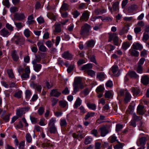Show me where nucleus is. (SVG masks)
I'll return each instance as SVG.
<instances>
[{"label":"nucleus","instance_id":"nucleus-34","mask_svg":"<svg viewBox=\"0 0 149 149\" xmlns=\"http://www.w3.org/2000/svg\"><path fill=\"white\" fill-rule=\"evenodd\" d=\"M36 59L34 60L32 62L33 64H36L37 63H39L41 60V58L40 55L36 56Z\"/></svg>","mask_w":149,"mask_h":149},{"label":"nucleus","instance_id":"nucleus-61","mask_svg":"<svg viewBox=\"0 0 149 149\" xmlns=\"http://www.w3.org/2000/svg\"><path fill=\"white\" fill-rule=\"evenodd\" d=\"M134 107L133 106L130 105L128 108V109H127V111L128 112L129 111V113H130L132 112L134 110Z\"/></svg>","mask_w":149,"mask_h":149},{"label":"nucleus","instance_id":"nucleus-23","mask_svg":"<svg viewBox=\"0 0 149 149\" xmlns=\"http://www.w3.org/2000/svg\"><path fill=\"white\" fill-rule=\"evenodd\" d=\"M96 77L100 80L102 81L105 78L104 74L103 72H101L97 73Z\"/></svg>","mask_w":149,"mask_h":149},{"label":"nucleus","instance_id":"nucleus-18","mask_svg":"<svg viewBox=\"0 0 149 149\" xmlns=\"http://www.w3.org/2000/svg\"><path fill=\"white\" fill-rule=\"evenodd\" d=\"M101 130V135L102 136H104L106 134L109 133L108 130L105 127H102L100 128Z\"/></svg>","mask_w":149,"mask_h":149},{"label":"nucleus","instance_id":"nucleus-33","mask_svg":"<svg viewBox=\"0 0 149 149\" xmlns=\"http://www.w3.org/2000/svg\"><path fill=\"white\" fill-rule=\"evenodd\" d=\"M117 143L118 144L116 145L113 147L114 149H120L122 148L124 145V143H120L119 141H117Z\"/></svg>","mask_w":149,"mask_h":149},{"label":"nucleus","instance_id":"nucleus-60","mask_svg":"<svg viewBox=\"0 0 149 149\" xmlns=\"http://www.w3.org/2000/svg\"><path fill=\"white\" fill-rule=\"evenodd\" d=\"M123 128V125L120 124H117L116 126V131L118 132L119 131Z\"/></svg>","mask_w":149,"mask_h":149},{"label":"nucleus","instance_id":"nucleus-25","mask_svg":"<svg viewBox=\"0 0 149 149\" xmlns=\"http://www.w3.org/2000/svg\"><path fill=\"white\" fill-rule=\"evenodd\" d=\"M104 88L103 85H100L98 86L96 89V91L97 93H103L104 92Z\"/></svg>","mask_w":149,"mask_h":149},{"label":"nucleus","instance_id":"nucleus-30","mask_svg":"<svg viewBox=\"0 0 149 149\" xmlns=\"http://www.w3.org/2000/svg\"><path fill=\"white\" fill-rule=\"evenodd\" d=\"M51 145V142L46 139H44L43 143L42 144V146L44 147H49Z\"/></svg>","mask_w":149,"mask_h":149},{"label":"nucleus","instance_id":"nucleus-24","mask_svg":"<svg viewBox=\"0 0 149 149\" xmlns=\"http://www.w3.org/2000/svg\"><path fill=\"white\" fill-rule=\"evenodd\" d=\"M127 74L131 78H136L138 77V75H137L135 72L134 71L128 72Z\"/></svg>","mask_w":149,"mask_h":149},{"label":"nucleus","instance_id":"nucleus-38","mask_svg":"<svg viewBox=\"0 0 149 149\" xmlns=\"http://www.w3.org/2000/svg\"><path fill=\"white\" fill-rule=\"evenodd\" d=\"M60 125L61 127H65L67 125V123L66 120L64 119H61Z\"/></svg>","mask_w":149,"mask_h":149},{"label":"nucleus","instance_id":"nucleus-3","mask_svg":"<svg viewBox=\"0 0 149 149\" xmlns=\"http://www.w3.org/2000/svg\"><path fill=\"white\" fill-rule=\"evenodd\" d=\"M91 29V26L89 25L86 23L81 28L80 35L82 36H88Z\"/></svg>","mask_w":149,"mask_h":149},{"label":"nucleus","instance_id":"nucleus-19","mask_svg":"<svg viewBox=\"0 0 149 149\" xmlns=\"http://www.w3.org/2000/svg\"><path fill=\"white\" fill-rule=\"evenodd\" d=\"M95 44V42L93 40H91L88 41L86 43V48L88 47H93Z\"/></svg>","mask_w":149,"mask_h":149},{"label":"nucleus","instance_id":"nucleus-7","mask_svg":"<svg viewBox=\"0 0 149 149\" xmlns=\"http://www.w3.org/2000/svg\"><path fill=\"white\" fill-rule=\"evenodd\" d=\"M11 32H9L6 29L4 28L0 31V35L3 37H7L10 34Z\"/></svg>","mask_w":149,"mask_h":149},{"label":"nucleus","instance_id":"nucleus-22","mask_svg":"<svg viewBox=\"0 0 149 149\" xmlns=\"http://www.w3.org/2000/svg\"><path fill=\"white\" fill-rule=\"evenodd\" d=\"M119 2L116 1L113 3L112 7L114 11H118L119 10Z\"/></svg>","mask_w":149,"mask_h":149},{"label":"nucleus","instance_id":"nucleus-20","mask_svg":"<svg viewBox=\"0 0 149 149\" xmlns=\"http://www.w3.org/2000/svg\"><path fill=\"white\" fill-rule=\"evenodd\" d=\"M137 8V6L136 4L132 5L128 8V11L129 13H132Z\"/></svg>","mask_w":149,"mask_h":149},{"label":"nucleus","instance_id":"nucleus-37","mask_svg":"<svg viewBox=\"0 0 149 149\" xmlns=\"http://www.w3.org/2000/svg\"><path fill=\"white\" fill-rule=\"evenodd\" d=\"M149 39V35L148 33H144L143 34V36L142 38L143 41L144 42H146Z\"/></svg>","mask_w":149,"mask_h":149},{"label":"nucleus","instance_id":"nucleus-28","mask_svg":"<svg viewBox=\"0 0 149 149\" xmlns=\"http://www.w3.org/2000/svg\"><path fill=\"white\" fill-rule=\"evenodd\" d=\"M113 95V93L111 90L106 91L104 94V96L106 98H110Z\"/></svg>","mask_w":149,"mask_h":149},{"label":"nucleus","instance_id":"nucleus-62","mask_svg":"<svg viewBox=\"0 0 149 149\" xmlns=\"http://www.w3.org/2000/svg\"><path fill=\"white\" fill-rule=\"evenodd\" d=\"M10 10L12 13H14L18 11V8L15 6L11 7L10 8Z\"/></svg>","mask_w":149,"mask_h":149},{"label":"nucleus","instance_id":"nucleus-9","mask_svg":"<svg viewBox=\"0 0 149 149\" xmlns=\"http://www.w3.org/2000/svg\"><path fill=\"white\" fill-rule=\"evenodd\" d=\"M37 45L40 51L45 52L47 51V48L44 45L43 42L39 41L37 43Z\"/></svg>","mask_w":149,"mask_h":149},{"label":"nucleus","instance_id":"nucleus-17","mask_svg":"<svg viewBox=\"0 0 149 149\" xmlns=\"http://www.w3.org/2000/svg\"><path fill=\"white\" fill-rule=\"evenodd\" d=\"M62 56L63 58L67 59H69L72 57V55L69 53L68 51L65 52Z\"/></svg>","mask_w":149,"mask_h":149},{"label":"nucleus","instance_id":"nucleus-52","mask_svg":"<svg viewBox=\"0 0 149 149\" xmlns=\"http://www.w3.org/2000/svg\"><path fill=\"white\" fill-rule=\"evenodd\" d=\"M74 18H77L80 14V13L77 10H75L72 13Z\"/></svg>","mask_w":149,"mask_h":149},{"label":"nucleus","instance_id":"nucleus-55","mask_svg":"<svg viewBox=\"0 0 149 149\" xmlns=\"http://www.w3.org/2000/svg\"><path fill=\"white\" fill-rule=\"evenodd\" d=\"M10 114H8L2 117V118L3 119V120L5 121V122H8L10 120Z\"/></svg>","mask_w":149,"mask_h":149},{"label":"nucleus","instance_id":"nucleus-41","mask_svg":"<svg viewBox=\"0 0 149 149\" xmlns=\"http://www.w3.org/2000/svg\"><path fill=\"white\" fill-rule=\"evenodd\" d=\"M22 92L21 91H19L16 92L15 93L14 96L18 98H20L21 97Z\"/></svg>","mask_w":149,"mask_h":149},{"label":"nucleus","instance_id":"nucleus-53","mask_svg":"<svg viewBox=\"0 0 149 149\" xmlns=\"http://www.w3.org/2000/svg\"><path fill=\"white\" fill-rule=\"evenodd\" d=\"M58 101V99L55 98H52L51 99V102H52L51 105L52 107H53L57 103Z\"/></svg>","mask_w":149,"mask_h":149},{"label":"nucleus","instance_id":"nucleus-59","mask_svg":"<svg viewBox=\"0 0 149 149\" xmlns=\"http://www.w3.org/2000/svg\"><path fill=\"white\" fill-rule=\"evenodd\" d=\"M105 85L107 87L111 88L113 85L112 82L111 81L109 80L106 83Z\"/></svg>","mask_w":149,"mask_h":149},{"label":"nucleus","instance_id":"nucleus-4","mask_svg":"<svg viewBox=\"0 0 149 149\" xmlns=\"http://www.w3.org/2000/svg\"><path fill=\"white\" fill-rule=\"evenodd\" d=\"M112 40H113L114 45L116 46L118 45V37L117 36L116 33H113L110 35L108 41L111 42Z\"/></svg>","mask_w":149,"mask_h":149},{"label":"nucleus","instance_id":"nucleus-32","mask_svg":"<svg viewBox=\"0 0 149 149\" xmlns=\"http://www.w3.org/2000/svg\"><path fill=\"white\" fill-rule=\"evenodd\" d=\"M33 65L34 69L36 72H39L42 68V65L40 64H36Z\"/></svg>","mask_w":149,"mask_h":149},{"label":"nucleus","instance_id":"nucleus-21","mask_svg":"<svg viewBox=\"0 0 149 149\" xmlns=\"http://www.w3.org/2000/svg\"><path fill=\"white\" fill-rule=\"evenodd\" d=\"M131 90L134 96L137 95L140 93V89L137 88H132Z\"/></svg>","mask_w":149,"mask_h":149},{"label":"nucleus","instance_id":"nucleus-31","mask_svg":"<svg viewBox=\"0 0 149 149\" xmlns=\"http://www.w3.org/2000/svg\"><path fill=\"white\" fill-rule=\"evenodd\" d=\"M129 52L131 55L134 56L135 57H137L139 56V52L134 49H131L129 50Z\"/></svg>","mask_w":149,"mask_h":149},{"label":"nucleus","instance_id":"nucleus-12","mask_svg":"<svg viewBox=\"0 0 149 149\" xmlns=\"http://www.w3.org/2000/svg\"><path fill=\"white\" fill-rule=\"evenodd\" d=\"M92 67V65L91 63H88L84 65L81 68L82 70H84V72H86L87 70L91 69Z\"/></svg>","mask_w":149,"mask_h":149},{"label":"nucleus","instance_id":"nucleus-15","mask_svg":"<svg viewBox=\"0 0 149 149\" xmlns=\"http://www.w3.org/2000/svg\"><path fill=\"white\" fill-rule=\"evenodd\" d=\"M131 98V96L130 93L127 91L125 92V95L124 100V102L126 103H127L130 100Z\"/></svg>","mask_w":149,"mask_h":149},{"label":"nucleus","instance_id":"nucleus-44","mask_svg":"<svg viewBox=\"0 0 149 149\" xmlns=\"http://www.w3.org/2000/svg\"><path fill=\"white\" fill-rule=\"evenodd\" d=\"M26 140L28 143H30L32 141V138L31 136L29 133H27L26 136Z\"/></svg>","mask_w":149,"mask_h":149},{"label":"nucleus","instance_id":"nucleus-57","mask_svg":"<svg viewBox=\"0 0 149 149\" xmlns=\"http://www.w3.org/2000/svg\"><path fill=\"white\" fill-rule=\"evenodd\" d=\"M128 31L126 28L125 27H123L121 30L120 31L119 34L120 35H122L125 33H127Z\"/></svg>","mask_w":149,"mask_h":149},{"label":"nucleus","instance_id":"nucleus-16","mask_svg":"<svg viewBox=\"0 0 149 149\" xmlns=\"http://www.w3.org/2000/svg\"><path fill=\"white\" fill-rule=\"evenodd\" d=\"M141 81L144 85H147L149 83V78L147 75H145L142 77Z\"/></svg>","mask_w":149,"mask_h":149},{"label":"nucleus","instance_id":"nucleus-47","mask_svg":"<svg viewBox=\"0 0 149 149\" xmlns=\"http://www.w3.org/2000/svg\"><path fill=\"white\" fill-rule=\"evenodd\" d=\"M88 75L91 77H93L95 75V72L94 71L91 70H87L86 72Z\"/></svg>","mask_w":149,"mask_h":149},{"label":"nucleus","instance_id":"nucleus-29","mask_svg":"<svg viewBox=\"0 0 149 149\" xmlns=\"http://www.w3.org/2000/svg\"><path fill=\"white\" fill-rule=\"evenodd\" d=\"M25 113V112H24L23 109L20 108L19 109H17L16 111V114L17 116L21 117L23 115V114Z\"/></svg>","mask_w":149,"mask_h":149},{"label":"nucleus","instance_id":"nucleus-1","mask_svg":"<svg viewBox=\"0 0 149 149\" xmlns=\"http://www.w3.org/2000/svg\"><path fill=\"white\" fill-rule=\"evenodd\" d=\"M81 78L77 77L75 79L73 85L74 87L73 91L72 94L73 95L76 94L79 90V89H82L84 88V86L81 82Z\"/></svg>","mask_w":149,"mask_h":149},{"label":"nucleus","instance_id":"nucleus-35","mask_svg":"<svg viewBox=\"0 0 149 149\" xmlns=\"http://www.w3.org/2000/svg\"><path fill=\"white\" fill-rule=\"evenodd\" d=\"M87 55H88V58L91 61L94 63L96 64H97V63L96 62L95 56L94 55H88V54H87Z\"/></svg>","mask_w":149,"mask_h":149},{"label":"nucleus","instance_id":"nucleus-45","mask_svg":"<svg viewBox=\"0 0 149 149\" xmlns=\"http://www.w3.org/2000/svg\"><path fill=\"white\" fill-rule=\"evenodd\" d=\"M30 32L31 31L29 29H26L24 30V33L25 36L28 38L30 36Z\"/></svg>","mask_w":149,"mask_h":149},{"label":"nucleus","instance_id":"nucleus-54","mask_svg":"<svg viewBox=\"0 0 149 149\" xmlns=\"http://www.w3.org/2000/svg\"><path fill=\"white\" fill-rule=\"evenodd\" d=\"M7 73L9 77L11 78H13L14 77V74L12 70H7Z\"/></svg>","mask_w":149,"mask_h":149},{"label":"nucleus","instance_id":"nucleus-36","mask_svg":"<svg viewBox=\"0 0 149 149\" xmlns=\"http://www.w3.org/2000/svg\"><path fill=\"white\" fill-rule=\"evenodd\" d=\"M55 31L57 33L60 32L61 31V25L59 24H56L55 25Z\"/></svg>","mask_w":149,"mask_h":149},{"label":"nucleus","instance_id":"nucleus-42","mask_svg":"<svg viewBox=\"0 0 149 149\" xmlns=\"http://www.w3.org/2000/svg\"><path fill=\"white\" fill-rule=\"evenodd\" d=\"M68 7L67 4L65 3H63L60 10V12H61L62 11H66L68 10Z\"/></svg>","mask_w":149,"mask_h":149},{"label":"nucleus","instance_id":"nucleus-43","mask_svg":"<svg viewBox=\"0 0 149 149\" xmlns=\"http://www.w3.org/2000/svg\"><path fill=\"white\" fill-rule=\"evenodd\" d=\"M59 105L61 107L64 108L67 104V102L65 101L61 100L59 102Z\"/></svg>","mask_w":149,"mask_h":149},{"label":"nucleus","instance_id":"nucleus-14","mask_svg":"<svg viewBox=\"0 0 149 149\" xmlns=\"http://www.w3.org/2000/svg\"><path fill=\"white\" fill-rule=\"evenodd\" d=\"M11 56L14 61L16 62L18 61L19 58V56L16 50H14L12 51L11 53Z\"/></svg>","mask_w":149,"mask_h":149},{"label":"nucleus","instance_id":"nucleus-5","mask_svg":"<svg viewBox=\"0 0 149 149\" xmlns=\"http://www.w3.org/2000/svg\"><path fill=\"white\" fill-rule=\"evenodd\" d=\"M31 87L34 88L39 93H40L42 87L41 85L35 83L33 81L30 84Z\"/></svg>","mask_w":149,"mask_h":149},{"label":"nucleus","instance_id":"nucleus-51","mask_svg":"<svg viewBox=\"0 0 149 149\" xmlns=\"http://www.w3.org/2000/svg\"><path fill=\"white\" fill-rule=\"evenodd\" d=\"M6 29H8L10 32L13 31L14 30V27L11 25L7 23L6 24Z\"/></svg>","mask_w":149,"mask_h":149},{"label":"nucleus","instance_id":"nucleus-39","mask_svg":"<svg viewBox=\"0 0 149 149\" xmlns=\"http://www.w3.org/2000/svg\"><path fill=\"white\" fill-rule=\"evenodd\" d=\"M95 114V113L93 112H88L85 116L84 119L85 120H87L90 117L93 116Z\"/></svg>","mask_w":149,"mask_h":149},{"label":"nucleus","instance_id":"nucleus-63","mask_svg":"<svg viewBox=\"0 0 149 149\" xmlns=\"http://www.w3.org/2000/svg\"><path fill=\"white\" fill-rule=\"evenodd\" d=\"M91 140L92 139L91 138L89 137H88L85 140L84 143L86 145L90 144L91 143Z\"/></svg>","mask_w":149,"mask_h":149},{"label":"nucleus","instance_id":"nucleus-13","mask_svg":"<svg viewBox=\"0 0 149 149\" xmlns=\"http://www.w3.org/2000/svg\"><path fill=\"white\" fill-rule=\"evenodd\" d=\"M144 107L139 105L137 107V112L139 115H142L145 113V111L144 110Z\"/></svg>","mask_w":149,"mask_h":149},{"label":"nucleus","instance_id":"nucleus-8","mask_svg":"<svg viewBox=\"0 0 149 149\" xmlns=\"http://www.w3.org/2000/svg\"><path fill=\"white\" fill-rule=\"evenodd\" d=\"M14 19L16 20L21 21L24 19L25 17L23 13H15L14 15Z\"/></svg>","mask_w":149,"mask_h":149},{"label":"nucleus","instance_id":"nucleus-26","mask_svg":"<svg viewBox=\"0 0 149 149\" xmlns=\"http://www.w3.org/2000/svg\"><path fill=\"white\" fill-rule=\"evenodd\" d=\"M81 102L80 99L79 97H78L74 103V108L75 109L77 108L78 107L81 105Z\"/></svg>","mask_w":149,"mask_h":149},{"label":"nucleus","instance_id":"nucleus-50","mask_svg":"<svg viewBox=\"0 0 149 149\" xmlns=\"http://www.w3.org/2000/svg\"><path fill=\"white\" fill-rule=\"evenodd\" d=\"M130 46L129 43L128 42H124L122 45V48L125 50H126Z\"/></svg>","mask_w":149,"mask_h":149},{"label":"nucleus","instance_id":"nucleus-58","mask_svg":"<svg viewBox=\"0 0 149 149\" xmlns=\"http://www.w3.org/2000/svg\"><path fill=\"white\" fill-rule=\"evenodd\" d=\"M26 98L29 99L31 95V92L30 90H26Z\"/></svg>","mask_w":149,"mask_h":149},{"label":"nucleus","instance_id":"nucleus-6","mask_svg":"<svg viewBox=\"0 0 149 149\" xmlns=\"http://www.w3.org/2000/svg\"><path fill=\"white\" fill-rule=\"evenodd\" d=\"M89 13L86 11L84 12L81 17L79 20L81 22L87 21L89 18Z\"/></svg>","mask_w":149,"mask_h":149},{"label":"nucleus","instance_id":"nucleus-2","mask_svg":"<svg viewBox=\"0 0 149 149\" xmlns=\"http://www.w3.org/2000/svg\"><path fill=\"white\" fill-rule=\"evenodd\" d=\"M11 41L17 45L21 46L24 44L25 40L24 38L16 34L11 39Z\"/></svg>","mask_w":149,"mask_h":149},{"label":"nucleus","instance_id":"nucleus-40","mask_svg":"<svg viewBox=\"0 0 149 149\" xmlns=\"http://www.w3.org/2000/svg\"><path fill=\"white\" fill-rule=\"evenodd\" d=\"M47 15L48 17L50 19L54 21L56 20V17L53 13H49L47 14Z\"/></svg>","mask_w":149,"mask_h":149},{"label":"nucleus","instance_id":"nucleus-10","mask_svg":"<svg viewBox=\"0 0 149 149\" xmlns=\"http://www.w3.org/2000/svg\"><path fill=\"white\" fill-rule=\"evenodd\" d=\"M132 48L135 50H141L143 48L142 45L140 44L139 42H137L133 44L132 46Z\"/></svg>","mask_w":149,"mask_h":149},{"label":"nucleus","instance_id":"nucleus-56","mask_svg":"<svg viewBox=\"0 0 149 149\" xmlns=\"http://www.w3.org/2000/svg\"><path fill=\"white\" fill-rule=\"evenodd\" d=\"M15 127L17 129L22 128L23 127V125L22 122L21 121H20L18 124L16 125Z\"/></svg>","mask_w":149,"mask_h":149},{"label":"nucleus","instance_id":"nucleus-64","mask_svg":"<svg viewBox=\"0 0 149 149\" xmlns=\"http://www.w3.org/2000/svg\"><path fill=\"white\" fill-rule=\"evenodd\" d=\"M118 70V67L116 66H113L112 67L111 71L113 74L115 73Z\"/></svg>","mask_w":149,"mask_h":149},{"label":"nucleus","instance_id":"nucleus-49","mask_svg":"<svg viewBox=\"0 0 149 149\" xmlns=\"http://www.w3.org/2000/svg\"><path fill=\"white\" fill-rule=\"evenodd\" d=\"M87 105L89 108L93 110H94L96 109V106L95 104L88 103Z\"/></svg>","mask_w":149,"mask_h":149},{"label":"nucleus","instance_id":"nucleus-48","mask_svg":"<svg viewBox=\"0 0 149 149\" xmlns=\"http://www.w3.org/2000/svg\"><path fill=\"white\" fill-rule=\"evenodd\" d=\"M139 142L140 144L143 146H144L146 144V138L144 137H141L139 139Z\"/></svg>","mask_w":149,"mask_h":149},{"label":"nucleus","instance_id":"nucleus-46","mask_svg":"<svg viewBox=\"0 0 149 149\" xmlns=\"http://www.w3.org/2000/svg\"><path fill=\"white\" fill-rule=\"evenodd\" d=\"M56 121V119L55 118H52L50 120L48 123V126H55V123Z\"/></svg>","mask_w":149,"mask_h":149},{"label":"nucleus","instance_id":"nucleus-11","mask_svg":"<svg viewBox=\"0 0 149 149\" xmlns=\"http://www.w3.org/2000/svg\"><path fill=\"white\" fill-rule=\"evenodd\" d=\"M61 94V93L59 92L57 89H53L50 93L51 96H54L57 97H58Z\"/></svg>","mask_w":149,"mask_h":149},{"label":"nucleus","instance_id":"nucleus-27","mask_svg":"<svg viewBox=\"0 0 149 149\" xmlns=\"http://www.w3.org/2000/svg\"><path fill=\"white\" fill-rule=\"evenodd\" d=\"M49 130L51 134H55L57 132V129L55 126H49Z\"/></svg>","mask_w":149,"mask_h":149}]
</instances>
